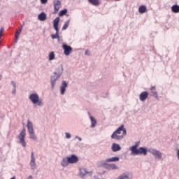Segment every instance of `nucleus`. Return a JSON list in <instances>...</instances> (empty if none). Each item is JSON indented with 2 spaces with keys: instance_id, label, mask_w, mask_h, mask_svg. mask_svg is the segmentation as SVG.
Masks as SVG:
<instances>
[{
  "instance_id": "1",
  "label": "nucleus",
  "mask_w": 179,
  "mask_h": 179,
  "mask_svg": "<svg viewBox=\"0 0 179 179\" xmlns=\"http://www.w3.org/2000/svg\"><path fill=\"white\" fill-rule=\"evenodd\" d=\"M127 135V129L124 128V125L118 127L111 135V139H115V141H121L124 138V136Z\"/></svg>"
},
{
  "instance_id": "2",
  "label": "nucleus",
  "mask_w": 179,
  "mask_h": 179,
  "mask_svg": "<svg viewBox=\"0 0 179 179\" xmlns=\"http://www.w3.org/2000/svg\"><path fill=\"white\" fill-rule=\"evenodd\" d=\"M59 24V17H57L53 21V27L56 31V34L51 35L52 40L55 38H58L59 40V29H58Z\"/></svg>"
},
{
  "instance_id": "3",
  "label": "nucleus",
  "mask_w": 179,
  "mask_h": 179,
  "mask_svg": "<svg viewBox=\"0 0 179 179\" xmlns=\"http://www.w3.org/2000/svg\"><path fill=\"white\" fill-rule=\"evenodd\" d=\"M29 100L31 101L33 104H38L40 107L43 106V100L40 99L38 94L34 93L29 95Z\"/></svg>"
},
{
  "instance_id": "4",
  "label": "nucleus",
  "mask_w": 179,
  "mask_h": 179,
  "mask_svg": "<svg viewBox=\"0 0 179 179\" xmlns=\"http://www.w3.org/2000/svg\"><path fill=\"white\" fill-rule=\"evenodd\" d=\"M27 127L28 132L29 134L30 138L33 139L34 141H36V139H37V137L34 134V129L33 128V123H31L30 120L27 121Z\"/></svg>"
},
{
  "instance_id": "5",
  "label": "nucleus",
  "mask_w": 179,
  "mask_h": 179,
  "mask_svg": "<svg viewBox=\"0 0 179 179\" xmlns=\"http://www.w3.org/2000/svg\"><path fill=\"white\" fill-rule=\"evenodd\" d=\"M26 138V129H23L20 135L18 136V138L20 139V143L22 145L24 148H26V141L24 138Z\"/></svg>"
},
{
  "instance_id": "6",
  "label": "nucleus",
  "mask_w": 179,
  "mask_h": 179,
  "mask_svg": "<svg viewBox=\"0 0 179 179\" xmlns=\"http://www.w3.org/2000/svg\"><path fill=\"white\" fill-rule=\"evenodd\" d=\"M131 155H143L144 156H146V155H148V150L141 147L138 149L133 151V152H131Z\"/></svg>"
},
{
  "instance_id": "7",
  "label": "nucleus",
  "mask_w": 179,
  "mask_h": 179,
  "mask_svg": "<svg viewBox=\"0 0 179 179\" xmlns=\"http://www.w3.org/2000/svg\"><path fill=\"white\" fill-rule=\"evenodd\" d=\"M62 48L64 50V55H66V57H68V55H70L71 53L73 51V48L72 47H71L70 45H68L66 44H64L62 45Z\"/></svg>"
},
{
  "instance_id": "8",
  "label": "nucleus",
  "mask_w": 179,
  "mask_h": 179,
  "mask_svg": "<svg viewBox=\"0 0 179 179\" xmlns=\"http://www.w3.org/2000/svg\"><path fill=\"white\" fill-rule=\"evenodd\" d=\"M67 159H69V163H70L71 164H73L79 162V158L75 155H71V157H67Z\"/></svg>"
},
{
  "instance_id": "9",
  "label": "nucleus",
  "mask_w": 179,
  "mask_h": 179,
  "mask_svg": "<svg viewBox=\"0 0 179 179\" xmlns=\"http://www.w3.org/2000/svg\"><path fill=\"white\" fill-rule=\"evenodd\" d=\"M149 152L152 153V155L155 156V157H157V159H162V152H160L159 150H155V149H150Z\"/></svg>"
},
{
  "instance_id": "10",
  "label": "nucleus",
  "mask_w": 179,
  "mask_h": 179,
  "mask_svg": "<svg viewBox=\"0 0 179 179\" xmlns=\"http://www.w3.org/2000/svg\"><path fill=\"white\" fill-rule=\"evenodd\" d=\"M30 166L32 170H34V169H36V158L34 157V152H31V154Z\"/></svg>"
},
{
  "instance_id": "11",
  "label": "nucleus",
  "mask_w": 179,
  "mask_h": 179,
  "mask_svg": "<svg viewBox=\"0 0 179 179\" xmlns=\"http://www.w3.org/2000/svg\"><path fill=\"white\" fill-rule=\"evenodd\" d=\"M54 14L57 13L59 9H61V1L59 0H57L54 3Z\"/></svg>"
},
{
  "instance_id": "12",
  "label": "nucleus",
  "mask_w": 179,
  "mask_h": 179,
  "mask_svg": "<svg viewBox=\"0 0 179 179\" xmlns=\"http://www.w3.org/2000/svg\"><path fill=\"white\" fill-rule=\"evenodd\" d=\"M148 97H149V93H148V92L146 91L141 92L139 95V99L141 101H145V100H146Z\"/></svg>"
},
{
  "instance_id": "13",
  "label": "nucleus",
  "mask_w": 179,
  "mask_h": 179,
  "mask_svg": "<svg viewBox=\"0 0 179 179\" xmlns=\"http://www.w3.org/2000/svg\"><path fill=\"white\" fill-rule=\"evenodd\" d=\"M62 85L60 87L61 94H65L66 87H68V83H66V81H63Z\"/></svg>"
},
{
  "instance_id": "14",
  "label": "nucleus",
  "mask_w": 179,
  "mask_h": 179,
  "mask_svg": "<svg viewBox=\"0 0 179 179\" xmlns=\"http://www.w3.org/2000/svg\"><path fill=\"white\" fill-rule=\"evenodd\" d=\"M111 150L113 152H118L121 150V146H120L119 144L114 143L112 144Z\"/></svg>"
},
{
  "instance_id": "15",
  "label": "nucleus",
  "mask_w": 179,
  "mask_h": 179,
  "mask_svg": "<svg viewBox=\"0 0 179 179\" xmlns=\"http://www.w3.org/2000/svg\"><path fill=\"white\" fill-rule=\"evenodd\" d=\"M22 30H23V26H21L19 27V29L17 30L15 33V41H17L19 40V36H20V34L22 33Z\"/></svg>"
},
{
  "instance_id": "16",
  "label": "nucleus",
  "mask_w": 179,
  "mask_h": 179,
  "mask_svg": "<svg viewBox=\"0 0 179 179\" xmlns=\"http://www.w3.org/2000/svg\"><path fill=\"white\" fill-rule=\"evenodd\" d=\"M120 158L118 157H113L112 158H108L105 160L106 163H111L112 162H118Z\"/></svg>"
},
{
  "instance_id": "17",
  "label": "nucleus",
  "mask_w": 179,
  "mask_h": 179,
  "mask_svg": "<svg viewBox=\"0 0 179 179\" xmlns=\"http://www.w3.org/2000/svg\"><path fill=\"white\" fill-rule=\"evenodd\" d=\"M38 19L41 20V22H44V20L47 19V15H45L44 13H41L38 15Z\"/></svg>"
},
{
  "instance_id": "18",
  "label": "nucleus",
  "mask_w": 179,
  "mask_h": 179,
  "mask_svg": "<svg viewBox=\"0 0 179 179\" xmlns=\"http://www.w3.org/2000/svg\"><path fill=\"white\" fill-rule=\"evenodd\" d=\"M88 2L94 6H99L100 5V0H88Z\"/></svg>"
},
{
  "instance_id": "19",
  "label": "nucleus",
  "mask_w": 179,
  "mask_h": 179,
  "mask_svg": "<svg viewBox=\"0 0 179 179\" xmlns=\"http://www.w3.org/2000/svg\"><path fill=\"white\" fill-rule=\"evenodd\" d=\"M61 164L63 167H66V166L69 164V161L68 159V157L63 158V159L62 160Z\"/></svg>"
},
{
  "instance_id": "20",
  "label": "nucleus",
  "mask_w": 179,
  "mask_h": 179,
  "mask_svg": "<svg viewBox=\"0 0 179 179\" xmlns=\"http://www.w3.org/2000/svg\"><path fill=\"white\" fill-rule=\"evenodd\" d=\"M171 10L173 13H179V6L177 4L172 6Z\"/></svg>"
},
{
  "instance_id": "21",
  "label": "nucleus",
  "mask_w": 179,
  "mask_h": 179,
  "mask_svg": "<svg viewBox=\"0 0 179 179\" xmlns=\"http://www.w3.org/2000/svg\"><path fill=\"white\" fill-rule=\"evenodd\" d=\"M150 91H151V93L152 94V95L155 96V98L157 99L158 95H157V92H156V87L155 86H152L150 88Z\"/></svg>"
},
{
  "instance_id": "22",
  "label": "nucleus",
  "mask_w": 179,
  "mask_h": 179,
  "mask_svg": "<svg viewBox=\"0 0 179 179\" xmlns=\"http://www.w3.org/2000/svg\"><path fill=\"white\" fill-rule=\"evenodd\" d=\"M148 10L146 6H141L138 8L139 13H145Z\"/></svg>"
},
{
  "instance_id": "23",
  "label": "nucleus",
  "mask_w": 179,
  "mask_h": 179,
  "mask_svg": "<svg viewBox=\"0 0 179 179\" xmlns=\"http://www.w3.org/2000/svg\"><path fill=\"white\" fill-rule=\"evenodd\" d=\"M90 120H91V122H92L91 128H94V127H96V125H97V122L92 116L90 117Z\"/></svg>"
},
{
  "instance_id": "24",
  "label": "nucleus",
  "mask_w": 179,
  "mask_h": 179,
  "mask_svg": "<svg viewBox=\"0 0 179 179\" xmlns=\"http://www.w3.org/2000/svg\"><path fill=\"white\" fill-rule=\"evenodd\" d=\"M138 146H139V143H136V144L130 148V150L131 153L135 152V150H138Z\"/></svg>"
},
{
  "instance_id": "25",
  "label": "nucleus",
  "mask_w": 179,
  "mask_h": 179,
  "mask_svg": "<svg viewBox=\"0 0 179 179\" xmlns=\"http://www.w3.org/2000/svg\"><path fill=\"white\" fill-rule=\"evenodd\" d=\"M53 59H55V54H54V52H51L49 55V61H52Z\"/></svg>"
},
{
  "instance_id": "26",
  "label": "nucleus",
  "mask_w": 179,
  "mask_h": 179,
  "mask_svg": "<svg viewBox=\"0 0 179 179\" xmlns=\"http://www.w3.org/2000/svg\"><path fill=\"white\" fill-rule=\"evenodd\" d=\"M66 13H68V10L67 9H64L61 10L59 13V16H64Z\"/></svg>"
},
{
  "instance_id": "27",
  "label": "nucleus",
  "mask_w": 179,
  "mask_h": 179,
  "mask_svg": "<svg viewBox=\"0 0 179 179\" xmlns=\"http://www.w3.org/2000/svg\"><path fill=\"white\" fill-rule=\"evenodd\" d=\"M69 20H68L67 22H65V24H64L63 27H62V30H66L68 29V27H69Z\"/></svg>"
},
{
  "instance_id": "28",
  "label": "nucleus",
  "mask_w": 179,
  "mask_h": 179,
  "mask_svg": "<svg viewBox=\"0 0 179 179\" xmlns=\"http://www.w3.org/2000/svg\"><path fill=\"white\" fill-rule=\"evenodd\" d=\"M87 173V172L86 171V169H85L84 168H81L80 169V176H85Z\"/></svg>"
},
{
  "instance_id": "29",
  "label": "nucleus",
  "mask_w": 179,
  "mask_h": 179,
  "mask_svg": "<svg viewBox=\"0 0 179 179\" xmlns=\"http://www.w3.org/2000/svg\"><path fill=\"white\" fill-rule=\"evenodd\" d=\"M110 169H111L112 170H117V169H118V166H117V165L112 164L109 165Z\"/></svg>"
},
{
  "instance_id": "30",
  "label": "nucleus",
  "mask_w": 179,
  "mask_h": 179,
  "mask_svg": "<svg viewBox=\"0 0 179 179\" xmlns=\"http://www.w3.org/2000/svg\"><path fill=\"white\" fill-rule=\"evenodd\" d=\"M55 80H57L51 78L52 87H54L55 86Z\"/></svg>"
},
{
  "instance_id": "31",
  "label": "nucleus",
  "mask_w": 179,
  "mask_h": 179,
  "mask_svg": "<svg viewBox=\"0 0 179 179\" xmlns=\"http://www.w3.org/2000/svg\"><path fill=\"white\" fill-rule=\"evenodd\" d=\"M66 138H67L68 139H69V138H71V134H69V133H66Z\"/></svg>"
},
{
  "instance_id": "32",
  "label": "nucleus",
  "mask_w": 179,
  "mask_h": 179,
  "mask_svg": "<svg viewBox=\"0 0 179 179\" xmlns=\"http://www.w3.org/2000/svg\"><path fill=\"white\" fill-rule=\"evenodd\" d=\"M11 84L13 85L14 89H16V83L15 82H12Z\"/></svg>"
},
{
  "instance_id": "33",
  "label": "nucleus",
  "mask_w": 179,
  "mask_h": 179,
  "mask_svg": "<svg viewBox=\"0 0 179 179\" xmlns=\"http://www.w3.org/2000/svg\"><path fill=\"white\" fill-rule=\"evenodd\" d=\"M48 0H41V3H45Z\"/></svg>"
},
{
  "instance_id": "34",
  "label": "nucleus",
  "mask_w": 179,
  "mask_h": 179,
  "mask_svg": "<svg viewBox=\"0 0 179 179\" xmlns=\"http://www.w3.org/2000/svg\"><path fill=\"white\" fill-rule=\"evenodd\" d=\"M16 93V88H14V91H13V94H15Z\"/></svg>"
},
{
  "instance_id": "35",
  "label": "nucleus",
  "mask_w": 179,
  "mask_h": 179,
  "mask_svg": "<svg viewBox=\"0 0 179 179\" xmlns=\"http://www.w3.org/2000/svg\"><path fill=\"white\" fill-rule=\"evenodd\" d=\"M27 179H33V176H29Z\"/></svg>"
},
{
  "instance_id": "36",
  "label": "nucleus",
  "mask_w": 179,
  "mask_h": 179,
  "mask_svg": "<svg viewBox=\"0 0 179 179\" xmlns=\"http://www.w3.org/2000/svg\"><path fill=\"white\" fill-rule=\"evenodd\" d=\"M10 179H16V177L13 176V177L11 178Z\"/></svg>"
},
{
  "instance_id": "37",
  "label": "nucleus",
  "mask_w": 179,
  "mask_h": 179,
  "mask_svg": "<svg viewBox=\"0 0 179 179\" xmlns=\"http://www.w3.org/2000/svg\"><path fill=\"white\" fill-rule=\"evenodd\" d=\"M79 141H82V138H79Z\"/></svg>"
},
{
  "instance_id": "38",
  "label": "nucleus",
  "mask_w": 179,
  "mask_h": 179,
  "mask_svg": "<svg viewBox=\"0 0 179 179\" xmlns=\"http://www.w3.org/2000/svg\"><path fill=\"white\" fill-rule=\"evenodd\" d=\"M85 54H87V50L85 52Z\"/></svg>"
},
{
  "instance_id": "39",
  "label": "nucleus",
  "mask_w": 179,
  "mask_h": 179,
  "mask_svg": "<svg viewBox=\"0 0 179 179\" xmlns=\"http://www.w3.org/2000/svg\"><path fill=\"white\" fill-rule=\"evenodd\" d=\"M1 78H2V76H0V80H1Z\"/></svg>"
},
{
  "instance_id": "40",
  "label": "nucleus",
  "mask_w": 179,
  "mask_h": 179,
  "mask_svg": "<svg viewBox=\"0 0 179 179\" xmlns=\"http://www.w3.org/2000/svg\"><path fill=\"white\" fill-rule=\"evenodd\" d=\"M116 1H120V0H116Z\"/></svg>"
}]
</instances>
